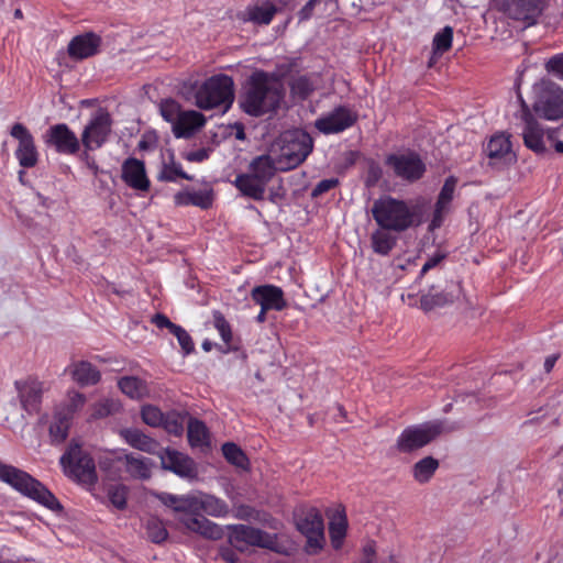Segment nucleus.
Segmentation results:
<instances>
[{
    "instance_id": "nucleus-38",
    "label": "nucleus",
    "mask_w": 563,
    "mask_h": 563,
    "mask_svg": "<svg viewBox=\"0 0 563 563\" xmlns=\"http://www.w3.org/2000/svg\"><path fill=\"white\" fill-rule=\"evenodd\" d=\"M439 467V461L432 456H426L415 463L412 467L413 478L420 483H428Z\"/></svg>"
},
{
    "instance_id": "nucleus-11",
    "label": "nucleus",
    "mask_w": 563,
    "mask_h": 563,
    "mask_svg": "<svg viewBox=\"0 0 563 563\" xmlns=\"http://www.w3.org/2000/svg\"><path fill=\"white\" fill-rule=\"evenodd\" d=\"M297 529L307 539L306 551L317 554L324 545L323 518L318 509L311 508L297 520Z\"/></svg>"
},
{
    "instance_id": "nucleus-32",
    "label": "nucleus",
    "mask_w": 563,
    "mask_h": 563,
    "mask_svg": "<svg viewBox=\"0 0 563 563\" xmlns=\"http://www.w3.org/2000/svg\"><path fill=\"white\" fill-rule=\"evenodd\" d=\"M73 420L65 413L55 410L48 427V435L52 444H62L68 437Z\"/></svg>"
},
{
    "instance_id": "nucleus-26",
    "label": "nucleus",
    "mask_w": 563,
    "mask_h": 563,
    "mask_svg": "<svg viewBox=\"0 0 563 563\" xmlns=\"http://www.w3.org/2000/svg\"><path fill=\"white\" fill-rule=\"evenodd\" d=\"M520 119L525 123L522 135L526 146L537 153L543 152V131L536 122L528 106L523 101L521 102Z\"/></svg>"
},
{
    "instance_id": "nucleus-58",
    "label": "nucleus",
    "mask_w": 563,
    "mask_h": 563,
    "mask_svg": "<svg viewBox=\"0 0 563 563\" xmlns=\"http://www.w3.org/2000/svg\"><path fill=\"white\" fill-rule=\"evenodd\" d=\"M152 322L158 328L164 329L167 328L169 332H173V327H176V323H173L165 314L156 313L152 317Z\"/></svg>"
},
{
    "instance_id": "nucleus-19",
    "label": "nucleus",
    "mask_w": 563,
    "mask_h": 563,
    "mask_svg": "<svg viewBox=\"0 0 563 563\" xmlns=\"http://www.w3.org/2000/svg\"><path fill=\"white\" fill-rule=\"evenodd\" d=\"M111 462L124 465L126 472L133 478L147 479L151 477L153 463L147 457L136 455L133 453L128 454L123 452H118L113 459L107 457L103 461H101V468L107 470L108 465Z\"/></svg>"
},
{
    "instance_id": "nucleus-47",
    "label": "nucleus",
    "mask_w": 563,
    "mask_h": 563,
    "mask_svg": "<svg viewBox=\"0 0 563 563\" xmlns=\"http://www.w3.org/2000/svg\"><path fill=\"white\" fill-rule=\"evenodd\" d=\"M453 40V29L451 26L443 27L440 32H438L433 37V51L434 53L442 54L446 52L451 45Z\"/></svg>"
},
{
    "instance_id": "nucleus-63",
    "label": "nucleus",
    "mask_w": 563,
    "mask_h": 563,
    "mask_svg": "<svg viewBox=\"0 0 563 563\" xmlns=\"http://www.w3.org/2000/svg\"><path fill=\"white\" fill-rule=\"evenodd\" d=\"M382 177V168L378 165H371L368 169L367 184H374Z\"/></svg>"
},
{
    "instance_id": "nucleus-31",
    "label": "nucleus",
    "mask_w": 563,
    "mask_h": 563,
    "mask_svg": "<svg viewBox=\"0 0 563 563\" xmlns=\"http://www.w3.org/2000/svg\"><path fill=\"white\" fill-rule=\"evenodd\" d=\"M247 170L258 177L266 185L269 184L276 172H280L277 159L268 154L254 157L249 164Z\"/></svg>"
},
{
    "instance_id": "nucleus-61",
    "label": "nucleus",
    "mask_w": 563,
    "mask_h": 563,
    "mask_svg": "<svg viewBox=\"0 0 563 563\" xmlns=\"http://www.w3.org/2000/svg\"><path fill=\"white\" fill-rule=\"evenodd\" d=\"M255 510L246 505H241L235 509V517L241 520H250L253 518Z\"/></svg>"
},
{
    "instance_id": "nucleus-44",
    "label": "nucleus",
    "mask_w": 563,
    "mask_h": 563,
    "mask_svg": "<svg viewBox=\"0 0 563 563\" xmlns=\"http://www.w3.org/2000/svg\"><path fill=\"white\" fill-rule=\"evenodd\" d=\"M159 499L165 506L170 507L177 512H181L183 516L188 515L189 507L187 506V503L189 500V494L177 496L168 493H162L159 495Z\"/></svg>"
},
{
    "instance_id": "nucleus-24",
    "label": "nucleus",
    "mask_w": 563,
    "mask_h": 563,
    "mask_svg": "<svg viewBox=\"0 0 563 563\" xmlns=\"http://www.w3.org/2000/svg\"><path fill=\"white\" fill-rule=\"evenodd\" d=\"M485 152L493 166L507 165L515 161L516 156L511 151L509 136L505 133H498L490 137Z\"/></svg>"
},
{
    "instance_id": "nucleus-41",
    "label": "nucleus",
    "mask_w": 563,
    "mask_h": 563,
    "mask_svg": "<svg viewBox=\"0 0 563 563\" xmlns=\"http://www.w3.org/2000/svg\"><path fill=\"white\" fill-rule=\"evenodd\" d=\"M118 385L121 391L130 398L139 399L143 397L147 391L145 383L134 376L122 377Z\"/></svg>"
},
{
    "instance_id": "nucleus-2",
    "label": "nucleus",
    "mask_w": 563,
    "mask_h": 563,
    "mask_svg": "<svg viewBox=\"0 0 563 563\" xmlns=\"http://www.w3.org/2000/svg\"><path fill=\"white\" fill-rule=\"evenodd\" d=\"M187 506L189 507L188 515L181 516L180 521L188 530L212 540L222 537L221 527L201 514L216 518L225 517L229 514V506L224 500L213 495L196 492L189 494Z\"/></svg>"
},
{
    "instance_id": "nucleus-62",
    "label": "nucleus",
    "mask_w": 563,
    "mask_h": 563,
    "mask_svg": "<svg viewBox=\"0 0 563 563\" xmlns=\"http://www.w3.org/2000/svg\"><path fill=\"white\" fill-rule=\"evenodd\" d=\"M318 0H309L302 8L301 10L299 11V19L301 21L303 20H308L310 19V16L312 15V12H313V9H314V5L317 3Z\"/></svg>"
},
{
    "instance_id": "nucleus-37",
    "label": "nucleus",
    "mask_w": 563,
    "mask_h": 563,
    "mask_svg": "<svg viewBox=\"0 0 563 563\" xmlns=\"http://www.w3.org/2000/svg\"><path fill=\"white\" fill-rule=\"evenodd\" d=\"M389 231L380 228L372 233V247L376 254L388 255L395 247L397 238Z\"/></svg>"
},
{
    "instance_id": "nucleus-8",
    "label": "nucleus",
    "mask_w": 563,
    "mask_h": 563,
    "mask_svg": "<svg viewBox=\"0 0 563 563\" xmlns=\"http://www.w3.org/2000/svg\"><path fill=\"white\" fill-rule=\"evenodd\" d=\"M443 431L444 423L440 420L409 426L398 435L396 448L401 453L413 452L429 444Z\"/></svg>"
},
{
    "instance_id": "nucleus-1",
    "label": "nucleus",
    "mask_w": 563,
    "mask_h": 563,
    "mask_svg": "<svg viewBox=\"0 0 563 563\" xmlns=\"http://www.w3.org/2000/svg\"><path fill=\"white\" fill-rule=\"evenodd\" d=\"M284 98L282 84L268 73L254 71L240 97L241 109L253 117L275 111Z\"/></svg>"
},
{
    "instance_id": "nucleus-53",
    "label": "nucleus",
    "mask_w": 563,
    "mask_h": 563,
    "mask_svg": "<svg viewBox=\"0 0 563 563\" xmlns=\"http://www.w3.org/2000/svg\"><path fill=\"white\" fill-rule=\"evenodd\" d=\"M291 91L299 98L306 99L313 91V85L307 77L302 76L294 80Z\"/></svg>"
},
{
    "instance_id": "nucleus-50",
    "label": "nucleus",
    "mask_w": 563,
    "mask_h": 563,
    "mask_svg": "<svg viewBox=\"0 0 563 563\" xmlns=\"http://www.w3.org/2000/svg\"><path fill=\"white\" fill-rule=\"evenodd\" d=\"M164 415L161 409L155 406H144L141 411L144 423L151 427H161L164 421Z\"/></svg>"
},
{
    "instance_id": "nucleus-56",
    "label": "nucleus",
    "mask_w": 563,
    "mask_h": 563,
    "mask_svg": "<svg viewBox=\"0 0 563 563\" xmlns=\"http://www.w3.org/2000/svg\"><path fill=\"white\" fill-rule=\"evenodd\" d=\"M547 70L563 80V54L551 57L545 64Z\"/></svg>"
},
{
    "instance_id": "nucleus-52",
    "label": "nucleus",
    "mask_w": 563,
    "mask_h": 563,
    "mask_svg": "<svg viewBox=\"0 0 563 563\" xmlns=\"http://www.w3.org/2000/svg\"><path fill=\"white\" fill-rule=\"evenodd\" d=\"M172 334H174L177 338V341L180 347L183 349L184 354L188 355L195 350V344L192 342L191 336L183 327L178 324L176 327H173Z\"/></svg>"
},
{
    "instance_id": "nucleus-64",
    "label": "nucleus",
    "mask_w": 563,
    "mask_h": 563,
    "mask_svg": "<svg viewBox=\"0 0 563 563\" xmlns=\"http://www.w3.org/2000/svg\"><path fill=\"white\" fill-rule=\"evenodd\" d=\"M186 158L189 162H203L208 158V152L206 150H198L187 154Z\"/></svg>"
},
{
    "instance_id": "nucleus-28",
    "label": "nucleus",
    "mask_w": 563,
    "mask_h": 563,
    "mask_svg": "<svg viewBox=\"0 0 563 563\" xmlns=\"http://www.w3.org/2000/svg\"><path fill=\"white\" fill-rule=\"evenodd\" d=\"M233 185L241 192L242 196L253 200H263L266 192L267 185L258 177L246 170L236 175Z\"/></svg>"
},
{
    "instance_id": "nucleus-17",
    "label": "nucleus",
    "mask_w": 563,
    "mask_h": 563,
    "mask_svg": "<svg viewBox=\"0 0 563 563\" xmlns=\"http://www.w3.org/2000/svg\"><path fill=\"white\" fill-rule=\"evenodd\" d=\"M10 134L18 141L14 155L20 166L24 168L34 167L38 161V152L31 132L22 123H15L11 128Z\"/></svg>"
},
{
    "instance_id": "nucleus-45",
    "label": "nucleus",
    "mask_w": 563,
    "mask_h": 563,
    "mask_svg": "<svg viewBox=\"0 0 563 563\" xmlns=\"http://www.w3.org/2000/svg\"><path fill=\"white\" fill-rule=\"evenodd\" d=\"M178 178L191 180L192 177L184 172L180 164L172 162L170 164H164L159 172L158 179L163 181H176Z\"/></svg>"
},
{
    "instance_id": "nucleus-14",
    "label": "nucleus",
    "mask_w": 563,
    "mask_h": 563,
    "mask_svg": "<svg viewBox=\"0 0 563 563\" xmlns=\"http://www.w3.org/2000/svg\"><path fill=\"white\" fill-rule=\"evenodd\" d=\"M357 113L347 106L335 107L314 121L316 129L325 135L341 133L355 124Z\"/></svg>"
},
{
    "instance_id": "nucleus-27",
    "label": "nucleus",
    "mask_w": 563,
    "mask_h": 563,
    "mask_svg": "<svg viewBox=\"0 0 563 563\" xmlns=\"http://www.w3.org/2000/svg\"><path fill=\"white\" fill-rule=\"evenodd\" d=\"M462 295V288L459 283L452 282L449 284L444 291L437 292L434 287L421 296V307L429 311L435 307H442L446 303H452L459 300Z\"/></svg>"
},
{
    "instance_id": "nucleus-36",
    "label": "nucleus",
    "mask_w": 563,
    "mask_h": 563,
    "mask_svg": "<svg viewBox=\"0 0 563 563\" xmlns=\"http://www.w3.org/2000/svg\"><path fill=\"white\" fill-rule=\"evenodd\" d=\"M277 9L273 3H263L260 5L249 7L244 13V20L255 24H269L276 14Z\"/></svg>"
},
{
    "instance_id": "nucleus-59",
    "label": "nucleus",
    "mask_w": 563,
    "mask_h": 563,
    "mask_svg": "<svg viewBox=\"0 0 563 563\" xmlns=\"http://www.w3.org/2000/svg\"><path fill=\"white\" fill-rule=\"evenodd\" d=\"M220 558L227 563H239L240 556L231 547H222L219 552Z\"/></svg>"
},
{
    "instance_id": "nucleus-21",
    "label": "nucleus",
    "mask_w": 563,
    "mask_h": 563,
    "mask_svg": "<svg viewBox=\"0 0 563 563\" xmlns=\"http://www.w3.org/2000/svg\"><path fill=\"white\" fill-rule=\"evenodd\" d=\"M251 298L265 310L282 311L287 306L283 289L272 284L255 286L251 290Z\"/></svg>"
},
{
    "instance_id": "nucleus-39",
    "label": "nucleus",
    "mask_w": 563,
    "mask_h": 563,
    "mask_svg": "<svg viewBox=\"0 0 563 563\" xmlns=\"http://www.w3.org/2000/svg\"><path fill=\"white\" fill-rule=\"evenodd\" d=\"M86 400L84 394L77 390H69L64 402L56 409L73 420L75 415L85 407Z\"/></svg>"
},
{
    "instance_id": "nucleus-40",
    "label": "nucleus",
    "mask_w": 563,
    "mask_h": 563,
    "mask_svg": "<svg viewBox=\"0 0 563 563\" xmlns=\"http://www.w3.org/2000/svg\"><path fill=\"white\" fill-rule=\"evenodd\" d=\"M188 441L191 446H208L209 433L206 424L198 419H190L188 423Z\"/></svg>"
},
{
    "instance_id": "nucleus-42",
    "label": "nucleus",
    "mask_w": 563,
    "mask_h": 563,
    "mask_svg": "<svg viewBox=\"0 0 563 563\" xmlns=\"http://www.w3.org/2000/svg\"><path fill=\"white\" fill-rule=\"evenodd\" d=\"M121 408L120 402L113 398H104L93 404L91 407V419H102L118 412Z\"/></svg>"
},
{
    "instance_id": "nucleus-48",
    "label": "nucleus",
    "mask_w": 563,
    "mask_h": 563,
    "mask_svg": "<svg viewBox=\"0 0 563 563\" xmlns=\"http://www.w3.org/2000/svg\"><path fill=\"white\" fill-rule=\"evenodd\" d=\"M169 434L181 435L184 432V418L177 412L164 415V421L161 424Z\"/></svg>"
},
{
    "instance_id": "nucleus-7",
    "label": "nucleus",
    "mask_w": 563,
    "mask_h": 563,
    "mask_svg": "<svg viewBox=\"0 0 563 563\" xmlns=\"http://www.w3.org/2000/svg\"><path fill=\"white\" fill-rule=\"evenodd\" d=\"M64 474L73 481L87 486L98 482L96 464L90 454L77 443H70L59 459Z\"/></svg>"
},
{
    "instance_id": "nucleus-23",
    "label": "nucleus",
    "mask_w": 563,
    "mask_h": 563,
    "mask_svg": "<svg viewBox=\"0 0 563 563\" xmlns=\"http://www.w3.org/2000/svg\"><path fill=\"white\" fill-rule=\"evenodd\" d=\"M457 185V179L454 176H449L437 199L434 205V210L432 214V219L429 224V230L433 231L440 228L444 221L445 216L451 211V203L454 198L455 188Z\"/></svg>"
},
{
    "instance_id": "nucleus-12",
    "label": "nucleus",
    "mask_w": 563,
    "mask_h": 563,
    "mask_svg": "<svg viewBox=\"0 0 563 563\" xmlns=\"http://www.w3.org/2000/svg\"><path fill=\"white\" fill-rule=\"evenodd\" d=\"M386 165L396 177L409 183L420 179L426 172L423 161L415 152L390 154L386 157Z\"/></svg>"
},
{
    "instance_id": "nucleus-25",
    "label": "nucleus",
    "mask_w": 563,
    "mask_h": 563,
    "mask_svg": "<svg viewBox=\"0 0 563 563\" xmlns=\"http://www.w3.org/2000/svg\"><path fill=\"white\" fill-rule=\"evenodd\" d=\"M101 43V37L93 32L77 35L68 44V55L76 60L89 58L99 52Z\"/></svg>"
},
{
    "instance_id": "nucleus-43",
    "label": "nucleus",
    "mask_w": 563,
    "mask_h": 563,
    "mask_svg": "<svg viewBox=\"0 0 563 563\" xmlns=\"http://www.w3.org/2000/svg\"><path fill=\"white\" fill-rule=\"evenodd\" d=\"M222 453L227 461L238 467L246 468L249 459L245 453L233 442H227L222 445Z\"/></svg>"
},
{
    "instance_id": "nucleus-13",
    "label": "nucleus",
    "mask_w": 563,
    "mask_h": 563,
    "mask_svg": "<svg viewBox=\"0 0 563 563\" xmlns=\"http://www.w3.org/2000/svg\"><path fill=\"white\" fill-rule=\"evenodd\" d=\"M229 542L231 547L243 551L245 547L253 545L272 549L276 540L267 532L245 525L229 526Z\"/></svg>"
},
{
    "instance_id": "nucleus-5",
    "label": "nucleus",
    "mask_w": 563,
    "mask_h": 563,
    "mask_svg": "<svg viewBox=\"0 0 563 563\" xmlns=\"http://www.w3.org/2000/svg\"><path fill=\"white\" fill-rule=\"evenodd\" d=\"M274 148L279 170L287 172L298 167L312 152L313 140L306 131L294 129L280 134Z\"/></svg>"
},
{
    "instance_id": "nucleus-18",
    "label": "nucleus",
    "mask_w": 563,
    "mask_h": 563,
    "mask_svg": "<svg viewBox=\"0 0 563 563\" xmlns=\"http://www.w3.org/2000/svg\"><path fill=\"white\" fill-rule=\"evenodd\" d=\"M503 11L512 20L533 25L543 10V0H504Z\"/></svg>"
},
{
    "instance_id": "nucleus-9",
    "label": "nucleus",
    "mask_w": 563,
    "mask_h": 563,
    "mask_svg": "<svg viewBox=\"0 0 563 563\" xmlns=\"http://www.w3.org/2000/svg\"><path fill=\"white\" fill-rule=\"evenodd\" d=\"M534 112L547 120H559L563 117V89L551 81H541L533 88Z\"/></svg>"
},
{
    "instance_id": "nucleus-57",
    "label": "nucleus",
    "mask_w": 563,
    "mask_h": 563,
    "mask_svg": "<svg viewBox=\"0 0 563 563\" xmlns=\"http://www.w3.org/2000/svg\"><path fill=\"white\" fill-rule=\"evenodd\" d=\"M376 556L375 542L368 541L362 549V556L354 563H373Z\"/></svg>"
},
{
    "instance_id": "nucleus-20",
    "label": "nucleus",
    "mask_w": 563,
    "mask_h": 563,
    "mask_svg": "<svg viewBox=\"0 0 563 563\" xmlns=\"http://www.w3.org/2000/svg\"><path fill=\"white\" fill-rule=\"evenodd\" d=\"M161 463L164 470L173 472L180 478L191 481L198 476L195 461L176 450H165V452L161 454Z\"/></svg>"
},
{
    "instance_id": "nucleus-22",
    "label": "nucleus",
    "mask_w": 563,
    "mask_h": 563,
    "mask_svg": "<svg viewBox=\"0 0 563 563\" xmlns=\"http://www.w3.org/2000/svg\"><path fill=\"white\" fill-rule=\"evenodd\" d=\"M121 177L126 186L139 192H146L151 183L146 175L145 165L142 161L129 157L121 167Z\"/></svg>"
},
{
    "instance_id": "nucleus-54",
    "label": "nucleus",
    "mask_w": 563,
    "mask_h": 563,
    "mask_svg": "<svg viewBox=\"0 0 563 563\" xmlns=\"http://www.w3.org/2000/svg\"><path fill=\"white\" fill-rule=\"evenodd\" d=\"M214 327L223 342L229 343L232 339L231 327L220 312L214 313Z\"/></svg>"
},
{
    "instance_id": "nucleus-35",
    "label": "nucleus",
    "mask_w": 563,
    "mask_h": 563,
    "mask_svg": "<svg viewBox=\"0 0 563 563\" xmlns=\"http://www.w3.org/2000/svg\"><path fill=\"white\" fill-rule=\"evenodd\" d=\"M347 531V519L343 509L336 510L329 522V534L333 549L342 548Z\"/></svg>"
},
{
    "instance_id": "nucleus-51",
    "label": "nucleus",
    "mask_w": 563,
    "mask_h": 563,
    "mask_svg": "<svg viewBox=\"0 0 563 563\" xmlns=\"http://www.w3.org/2000/svg\"><path fill=\"white\" fill-rule=\"evenodd\" d=\"M110 503L117 509H124L126 506V488L122 485L111 486L108 490Z\"/></svg>"
},
{
    "instance_id": "nucleus-3",
    "label": "nucleus",
    "mask_w": 563,
    "mask_h": 563,
    "mask_svg": "<svg viewBox=\"0 0 563 563\" xmlns=\"http://www.w3.org/2000/svg\"><path fill=\"white\" fill-rule=\"evenodd\" d=\"M372 214L379 228L402 232L421 223L417 206L391 196H383L374 201Z\"/></svg>"
},
{
    "instance_id": "nucleus-10",
    "label": "nucleus",
    "mask_w": 563,
    "mask_h": 563,
    "mask_svg": "<svg viewBox=\"0 0 563 563\" xmlns=\"http://www.w3.org/2000/svg\"><path fill=\"white\" fill-rule=\"evenodd\" d=\"M20 408L27 415L34 416L41 411L45 383L37 377L27 376L16 379L13 384Z\"/></svg>"
},
{
    "instance_id": "nucleus-60",
    "label": "nucleus",
    "mask_w": 563,
    "mask_h": 563,
    "mask_svg": "<svg viewBox=\"0 0 563 563\" xmlns=\"http://www.w3.org/2000/svg\"><path fill=\"white\" fill-rule=\"evenodd\" d=\"M444 258V255L442 254H435L432 257H430L422 266L420 271L419 277H422L427 272L434 268L439 265V263Z\"/></svg>"
},
{
    "instance_id": "nucleus-46",
    "label": "nucleus",
    "mask_w": 563,
    "mask_h": 563,
    "mask_svg": "<svg viewBox=\"0 0 563 563\" xmlns=\"http://www.w3.org/2000/svg\"><path fill=\"white\" fill-rule=\"evenodd\" d=\"M145 528L148 539L154 543H161L168 537V532L163 522L156 518L148 519Z\"/></svg>"
},
{
    "instance_id": "nucleus-55",
    "label": "nucleus",
    "mask_w": 563,
    "mask_h": 563,
    "mask_svg": "<svg viewBox=\"0 0 563 563\" xmlns=\"http://www.w3.org/2000/svg\"><path fill=\"white\" fill-rule=\"evenodd\" d=\"M339 185V179L338 178H328V179H322L320 180L316 186L314 188L312 189L311 191V196L313 198L316 197H319L325 192H328L329 190L333 189L334 187H336Z\"/></svg>"
},
{
    "instance_id": "nucleus-34",
    "label": "nucleus",
    "mask_w": 563,
    "mask_h": 563,
    "mask_svg": "<svg viewBox=\"0 0 563 563\" xmlns=\"http://www.w3.org/2000/svg\"><path fill=\"white\" fill-rule=\"evenodd\" d=\"M121 435L132 448L146 453H155L157 442L135 428H128L121 431Z\"/></svg>"
},
{
    "instance_id": "nucleus-33",
    "label": "nucleus",
    "mask_w": 563,
    "mask_h": 563,
    "mask_svg": "<svg viewBox=\"0 0 563 563\" xmlns=\"http://www.w3.org/2000/svg\"><path fill=\"white\" fill-rule=\"evenodd\" d=\"M73 379L80 386L95 385L100 380V372L89 362L80 361L70 366Z\"/></svg>"
},
{
    "instance_id": "nucleus-15",
    "label": "nucleus",
    "mask_w": 563,
    "mask_h": 563,
    "mask_svg": "<svg viewBox=\"0 0 563 563\" xmlns=\"http://www.w3.org/2000/svg\"><path fill=\"white\" fill-rule=\"evenodd\" d=\"M112 120L104 110H98L84 129L81 141L86 150L93 151L103 145L111 132Z\"/></svg>"
},
{
    "instance_id": "nucleus-29",
    "label": "nucleus",
    "mask_w": 563,
    "mask_h": 563,
    "mask_svg": "<svg viewBox=\"0 0 563 563\" xmlns=\"http://www.w3.org/2000/svg\"><path fill=\"white\" fill-rule=\"evenodd\" d=\"M205 117L195 110L181 111L179 119L173 125L176 137H190L197 130L205 125Z\"/></svg>"
},
{
    "instance_id": "nucleus-30",
    "label": "nucleus",
    "mask_w": 563,
    "mask_h": 563,
    "mask_svg": "<svg viewBox=\"0 0 563 563\" xmlns=\"http://www.w3.org/2000/svg\"><path fill=\"white\" fill-rule=\"evenodd\" d=\"M176 206H195L201 209H208L213 202V191L211 189L183 190L174 196Z\"/></svg>"
},
{
    "instance_id": "nucleus-16",
    "label": "nucleus",
    "mask_w": 563,
    "mask_h": 563,
    "mask_svg": "<svg viewBox=\"0 0 563 563\" xmlns=\"http://www.w3.org/2000/svg\"><path fill=\"white\" fill-rule=\"evenodd\" d=\"M44 143L64 155H74L80 148L77 135L65 123L49 126L44 134Z\"/></svg>"
},
{
    "instance_id": "nucleus-49",
    "label": "nucleus",
    "mask_w": 563,
    "mask_h": 563,
    "mask_svg": "<svg viewBox=\"0 0 563 563\" xmlns=\"http://www.w3.org/2000/svg\"><path fill=\"white\" fill-rule=\"evenodd\" d=\"M159 111L164 120L172 123V126L181 113L180 106L173 99L163 100L159 104Z\"/></svg>"
},
{
    "instance_id": "nucleus-6",
    "label": "nucleus",
    "mask_w": 563,
    "mask_h": 563,
    "mask_svg": "<svg viewBox=\"0 0 563 563\" xmlns=\"http://www.w3.org/2000/svg\"><path fill=\"white\" fill-rule=\"evenodd\" d=\"M233 80L228 75H214L205 80L195 91V103L202 110H229L234 100Z\"/></svg>"
},
{
    "instance_id": "nucleus-4",
    "label": "nucleus",
    "mask_w": 563,
    "mask_h": 563,
    "mask_svg": "<svg viewBox=\"0 0 563 563\" xmlns=\"http://www.w3.org/2000/svg\"><path fill=\"white\" fill-rule=\"evenodd\" d=\"M0 481L49 510L60 511L63 509L57 498L41 482L29 473L1 461Z\"/></svg>"
}]
</instances>
